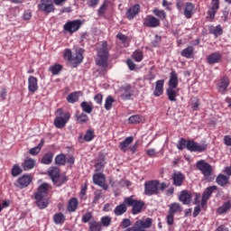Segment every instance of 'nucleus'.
<instances>
[{
	"instance_id": "nucleus-1",
	"label": "nucleus",
	"mask_w": 231,
	"mask_h": 231,
	"mask_svg": "<svg viewBox=\"0 0 231 231\" xmlns=\"http://www.w3.org/2000/svg\"><path fill=\"white\" fill-rule=\"evenodd\" d=\"M111 51V46L106 41H102L99 46L97 48L96 64L103 71H107L109 67V51Z\"/></svg>"
},
{
	"instance_id": "nucleus-2",
	"label": "nucleus",
	"mask_w": 231,
	"mask_h": 231,
	"mask_svg": "<svg viewBox=\"0 0 231 231\" xmlns=\"http://www.w3.org/2000/svg\"><path fill=\"white\" fill-rule=\"evenodd\" d=\"M50 190V184L44 182L37 188V191L33 194L35 204L40 210L48 208L50 205V198H48V192Z\"/></svg>"
},
{
	"instance_id": "nucleus-3",
	"label": "nucleus",
	"mask_w": 231,
	"mask_h": 231,
	"mask_svg": "<svg viewBox=\"0 0 231 231\" xmlns=\"http://www.w3.org/2000/svg\"><path fill=\"white\" fill-rule=\"evenodd\" d=\"M84 53H86V50L83 48H77L73 56V52L69 49H65L63 58L71 64L72 68H77L79 64H82V60H84Z\"/></svg>"
},
{
	"instance_id": "nucleus-4",
	"label": "nucleus",
	"mask_w": 231,
	"mask_h": 231,
	"mask_svg": "<svg viewBox=\"0 0 231 231\" xmlns=\"http://www.w3.org/2000/svg\"><path fill=\"white\" fill-rule=\"evenodd\" d=\"M165 189H167V183H160V180H152L144 182L145 196H158V194L163 192Z\"/></svg>"
},
{
	"instance_id": "nucleus-5",
	"label": "nucleus",
	"mask_w": 231,
	"mask_h": 231,
	"mask_svg": "<svg viewBox=\"0 0 231 231\" xmlns=\"http://www.w3.org/2000/svg\"><path fill=\"white\" fill-rule=\"evenodd\" d=\"M125 203H126L127 207H132L131 213L133 216L142 214V212L146 208L145 202L143 200L133 199V197L125 198Z\"/></svg>"
},
{
	"instance_id": "nucleus-6",
	"label": "nucleus",
	"mask_w": 231,
	"mask_h": 231,
	"mask_svg": "<svg viewBox=\"0 0 231 231\" xmlns=\"http://www.w3.org/2000/svg\"><path fill=\"white\" fill-rule=\"evenodd\" d=\"M183 212V207L178 202H173L170 204L168 215L166 217V223L169 226L174 225V216L176 214H181Z\"/></svg>"
},
{
	"instance_id": "nucleus-7",
	"label": "nucleus",
	"mask_w": 231,
	"mask_h": 231,
	"mask_svg": "<svg viewBox=\"0 0 231 231\" xmlns=\"http://www.w3.org/2000/svg\"><path fill=\"white\" fill-rule=\"evenodd\" d=\"M196 169L203 174L206 180H208L214 174V167L210 163L205 162V160H200L196 162Z\"/></svg>"
},
{
	"instance_id": "nucleus-8",
	"label": "nucleus",
	"mask_w": 231,
	"mask_h": 231,
	"mask_svg": "<svg viewBox=\"0 0 231 231\" xmlns=\"http://www.w3.org/2000/svg\"><path fill=\"white\" fill-rule=\"evenodd\" d=\"M81 26H82L81 20L68 21L63 25V30L68 33H75V32H79V30H80Z\"/></svg>"
},
{
	"instance_id": "nucleus-9",
	"label": "nucleus",
	"mask_w": 231,
	"mask_h": 231,
	"mask_svg": "<svg viewBox=\"0 0 231 231\" xmlns=\"http://www.w3.org/2000/svg\"><path fill=\"white\" fill-rule=\"evenodd\" d=\"M38 10L42 12L43 14H51L55 12V5H53L52 0H41L40 4L38 5Z\"/></svg>"
},
{
	"instance_id": "nucleus-10",
	"label": "nucleus",
	"mask_w": 231,
	"mask_h": 231,
	"mask_svg": "<svg viewBox=\"0 0 231 231\" xmlns=\"http://www.w3.org/2000/svg\"><path fill=\"white\" fill-rule=\"evenodd\" d=\"M207 143L199 144L194 140H188L187 150L190 152H203L208 149Z\"/></svg>"
},
{
	"instance_id": "nucleus-11",
	"label": "nucleus",
	"mask_w": 231,
	"mask_h": 231,
	"mask_svg": "<svg viewBox=\"0 0 231 231\" xmlns=\"http://www.w3.org/2000/svg\"><path fill=\"white\" fill-rule=\"evenodd\" d=\"M143 24L145 26V28H158L161 26L162 23L160 22V19L153 16L152 14H148L143 18Z\"/></svg>"
},
{
	"instance_id": "nucleus-12",
	"label": "nucleus",
	"mask_w": 231,
	"mask_h": 231,
	"mask_svg": "<svg viewBox=\"0 0 231 231\" xmlns=\"http://www.w3.org/2000/svg\"><path fill=\"white\" fill-rule=\"evenodd\" d=\"M93 182L95 185L101 187L104 190L109 189L107 184H106V175H104V173H95L93 175Z\"/></svg>"
},
{
	"instance_id": "nucleus-13",
	"label": "nucleus",
	"mask_w": 231,
	"mask_h": 231,
	"mask_svg": "<svg viewBox=\"0 0 231 231\" xmlns=\"http://www.w3.org/2000/svg\"><path fill=\"white\" fill-rule=\"evenodd\" d=\"M121 91H123L121 94L122 100H130L131 97L134 95V90L133 89L131 84H125L123 87H121Z\"/></svg>"
},
{
	"instance_id": "nucleus-14",
	"label": "nucleus",
	"mask_w": 231,
	"mask_h": 231,
	"mask_svg": "<svg viewBox=\"0 0 231 231\" xmlns=\"http://www.w3.org/2000/svg\"><path fill=\"white\" fill-rule=\"evenodd\" d=\"M71 118V115L69 113H65L64 116H58L54 120V125L57 127V129H62L66 127V124H68V120Z\"/></svg>"
},
{
	"instance_id": "nucleus-15",
	"label": "nucleus",
	"mask_w": 231,
	"mask_h": 231,
	"mask_svg": "<svg viewBox=\"0 0 231 231\" xmlns=\"http://www.w3.org/2000/svg\"><path fill=\"white\" fill-rule=\"evenodd\" d=\"M140 8H142L140 4H135L130 6L125 14L126 19H128V21H133V19H134V17L140 14Z\"/></svg>"
},
{
	"instance_id": "nucleus-16",
	"label": "nucleus",
	"mask_w": 231,
	"mask_h": 231,
	"mask_svg": "<svg viewBox=\"0 0 231 231\" xmlns=\"http://www.w3.org/2000/svg\"><path fill=\"white\" fill-rule=\"evenodd\" d=\"M28 91L32 95L39 91V79L34 76H29L28 78Z\"/></svg>"
},
{
	"instance_id": "nucleus-17",
	"label": "nucleus",
	"mask_w": 231,
	"mask_h": 231,
	"mask_svg": "<svg viewBox=\"0 0 231 231\" xmlns=\"http://www.w3.org/2000/svg\"><path fill=\"white\" fill-rule=\"evenodd\" d=\"M32 181H33L32 175L24 174L20 178H18L17 180L18 187L19 189H26V187H28L30 183H32Z\"/></svg>"
},
{
	"instance_id": "nucleus-18",
	"label": "nucleus",
	"mask_w": 231,
	"mask_h": 231,
	"mask_svg": "<svg viewBox=\"0 0 231 231\" xmlns=\"http://www.w3.org/2000/svg\"><path fill=\"white\" fill-rule=\"evenodd\" d=\"M179 201H180L182 205H190L192 201V193L187 189H183L179 196Z\"/></svg>"
},
{
	"instance_id": "nucleus-19",
	"label": "nucleus",
	"mask_w": 231,
	"mask_h": 231,
	"mask_svg": "<svg viewBox=\"0 0 231 231\" xmlns=\"http://www.w3.org/2000/svg\"><path fill=\"white\" fill-rule=\"evenodd\" d=\"M48 174L54 185H57V183H59V178H60V169L51 167L48 171Z\"/></svg>"
},
{
	"instance_id": "nucleus-20",
	"label": "nucleus",
	"mask_w": 231,
	"mask_h": 231,
	"mask_svg": "<svg viewBox=\"0 0 231 231\" xmlns=\"http://www.w3.org/2000/svg\"><path fill=\"white\" fill-rule=\"evenodd\" d=\"M172 180V185L175 187H181L183 185V182L185 181V175L181 173L180 171L175 172L171 176Z\"/></svg>"
},
{
	"instance_id": "nucleus-21",
	"label": "nucleus",
	"mask_w": 231,
	"mask_h": 231,
	"mask_svg": "<svg viewBox=\"0 0 231 231\" xmlns=\"http://www.w3.org/2000/svg\"><path fill=\"white\" fill-rule=\"evenodd\" d=\"M134 142V137H126L123 142L119 143V149L122 152H127L131 147V143Z\"/></svg>"
},
{
	"instance_id": "nucleus-22",
	"label": "nucleus",
	"mask_w": 231,
	"mask_h": 231,
	"mask_svg": "<svg viewBox=\"0 0 231 231\" xmlns=\"http://www.w3.org/2000/svg\"><path fill=\"white\" fill-rule=\"evenodd\" d=\"M195 8L196 6L194 5V4L190 2H187L184 5V10H183L184 17H186L187 19H192V15H194Z\"/></svg>"
},
{
	"instance_id": "nucleus-23",
	"label": "nucleus",
	"mask_w": 231,
	"mask_h": 231,
	"mask_svg": "<svg viewBox=\"0 0 231 231\" xmlns=\"http://www.w3.org/2000/svg\"><path fill=\"white\" fill-rule=\"evenodd\" d=\"M53 156H55V153H53V152H47L42 155L39 162L42 165H51L53 162Z\"/></svg>"
},
{
	"instance_id": "nucleus-24",
	"label": "nucleus",
	"mask_w": 231,
	"mask_h": 231,
	"mask_svg": "<svg viewBox=\"0 0 231 231\" xmlns=\"http://www.w3.org/2000/svg\"><path fill=\"white\" fill-rule=\"evenodd\" d=\"M163 86H165V80L163 79H159L155 82L153 97H162L163 95Z\"/></svg>"
},
{
	"instance_id": "nucleus-25",
	"label": "nucleus",
	"mask_w": 231,
	"mask_h": 231,
	"mask_svg": "<svg viewBox=\"0 0 231 231\" xmlns=\"http://www.w3.org/2000/svg\"><path fill=\"white\" fill-rule=\"evenodd\" d=\"M223 59V55L219 51L213 52L207 57L208 64H217Z\"/></svg>"
},
{
	"instance_id": "nucleus-26",
	"label": "nucleus",
	"mask_w": 231,
	"mask_h": 231,
	"mask_svg": "<svg viewBox=\"0 0 231 231\" xmlns=\"http://www.w3.org/2000/svg\"><path fill=\"white\" fill-rule=\"evenodd\" d=\"M179 80H178V73L175 70H172L170 73V79L168 81V88H178Z\"/></svg>"
},
{
	"instance_id": "nucleus-27",
	"label": "nucleus",
	"mask_w": 231,
	"mask_h": 231,
	"mask_svg": "<svg viewBox=\"0 0 231 231\" xmlns=\"http://www.w3.org/2000/svg\"><path fill=\"white\" fill-rule=\"evenodd\" d=\"M230 86L228 77H223L218 82V91L219 93H225L226 88Z\"/></svg>"
},
{
	"instance_id": "nucleus-28",
	"label": "nucleus",
	"mask_w": 231,
	"mask_h": 231,
	"mask_svg": "<svg viewBox=\"0 0 231 231\" xmlns=\"http://www.w3.org/2000/svg\"><path fill=\"white\" fill-rule=\"evenodd\" d=\"M23 171H32L35 167V160L30 157L25 158L22 163Z\"/></svg>"
},
{
	"instance_id": "nucleus-29",
	"label": "nucleus",
	"mask_w": 231,
	"mask_h": 231,
	"mask_svg": "<svg viewBox=\"0 0 231 231\" xmlns=\"http://www.w3.org/2000/svg\"><path fill=\"white\" fill-rule=\"evenodd\" d=\"M127 212V203L124 200V203L116 206L114 209L115 216H124Z\"/></svg>"
},
{
	"instance_id": "nucleus-30",
	"label": "nucleus",
	"mask_w": 231,
	"mask_h": 231,
	"mask_svg": "<svg viewBox=\"0 0 231 231\" xmlns=\"http://www.w3.org/2000/svg\"><path fill=\"white\" fill-rule=\"evenodd\" d=\"M78 208H79V199H77V198H71L69 200V205L67 208L68 212H77Z\"/></svg>"
},
{
	"instance_id": "nucleus-31",
	"label": "nucleus",
	"mask_w": 231,
	"mask_h": 231,
	"mask_svg": "<svg viewBox=\"0 0 231 231\" xmlns=\"http://www.w3.org/2000/svg\"><path fill=\"white\" fill-rule=\"evenodd\" d=\"M229 180L230 177H226V175L223 174H218L216 179V183H217L219 187H226V185H228Z\"/></svg>"
},
{
	"instance_id": "nucleus-32",
	"label": "nucleus",
	"mask_w": 231,
	"mask_h": 231,
	"mask_svg": "<svg viewBox=\"0 0 231 231\" xmlns=\"http://www.w3.org/2000/svg\"><path fill=\"white\" fill-rule=\"evenodd\" d=\"M181 57H185V59H192L194 57V47L188 46L180 51Z\"/></svg>"
},
{
	"instance_id": "nucleus-33",
	"label": "nucleus",
	"mask_w": 231,
	"mask_h": 231,
	"mask_svg": "<svg viewBox=\"0 0 231 231\" xmlns=\"http://www.w3.org/2000/svg\"><path fill=\"white\" fill-rule=\"evenodd\" d=\"M166 95L170 102H176V97H178V90H176V88H168L166 89Z\"/></svg>"
},
{
	"instance_id": "nucleus-34",
	"label": "nucleus",
	"mask_w": 231,
	"mask_h": 231,
	"mask_svg": "<svg viewBox=\"0 0 231 231\" xmlns=\"http://www.w3.org/2000/svg\"><path fill=\"white\" fill-rule=\"evenodd\" d=\"M231 208V201L227 200L223 203V205L219 208H217V212L219 214V216H222V214H226L228 210Z\"/></svg>"
},
{
	"instance_id": "nucleus-35",
	"label": "nucleus",
	"mask_w": 231,
	"mask_h": 231,
	"mask_svg": "<svg viewBox=\"0 0 231 231\" xmlns=\"http://www.w3.org/2000/svg\"><path fill=\"white\" fill-rule=\"evenodd\" d=\"M44 139H42L37 146L29 150V154H31L32 156H37L39 152H41L42 147H44Z\"/></svg>"
},
{
	"instance_id": "nucleus-36",
	"label": "nucleus",
	"mask_w": 231,
	"mask_h": 231,
	"mask_svg": "<svg viewBox=\"0 0 231 231\" xmlns=\"http://www.w3.org/2000/svg\"><path fill=\"white\" fill-rule=\"evenodd\" d=\"M93 103L88 102V101H83L80 104V107L83 111V113H87L88 115H91L93 113Z\"/></svg>"
},
{
	"instance_id": "nucleus-37",
	"label": "nucleus",
	"mask_w": 231,
	"mask_h": 231,
	"mask_svg": "<svg viewBox=\"0 0 231 231\" xmlns=\"http://www.w3.org/2000/svg\"><path fill=\"white\" fill-rule=\"evenodd\" d=\"M66 221V216L64 215V213H56L53 216V222L55 225H64Z\"/></svg>"
},
{
	"instance_id": "nucleus-38",
	"label": "nucleus",
	"mask_w": 231,
	"mask_h": 231,
	"mask_svg": "<svg viewBox=\"0 0 231 231\" xmlns=\"http://www.w3.org/2000/svg\"><path fill=\"white\" fill-rule=\"evenodd\" d=\"M215 190H217V186H209V187L206 188V189L204 190V192L202 194V198H204L206 199H210V198L212 197V194L214 193Z\"/></svg>"
},
{
	"instance_id": "nucleus-39",
	"label": "nucleus",
	"mask_w": 231,
	"mask_h": 231,
	"mask_svg": "<svg viewBox=\"0 0 231 231\" xmlns=\"http://www.w3.org/2000/svg\"><path fill=\"white\" fill-rule=\"evenodd\" d=\"M89 231H102V224L97 220H91L88 223Z\"/></svg>"
},
{
	"instance_id": "nucleus-40",
	"label": "nucleus",
	"mask_w": 231,
	"mask_h": 231,
	"mask_svg": "<svg viewBox=\"0 0 231 231\" xmlns=\"http://www.w3.org/2000/svg\"><path fill=\"white\" fill-rule=\"evenodd\" d=\"M152 14L158 17L159 21H165L167 19V13L163 9L154 8Z\"/></svg>"
},
{
	"instance_id": "nucleus-41",
	"label": "nucleus",
	"mask_w": 231,
	"mask_h": 231,
	"mask_svg": "<svg viewBox=\"0 0 231 231\" xmlns=\"http://www.w3.org/2000/svg\"><path fill=\"white\" fill-rule=\"evenodd\" d=\"M78 124H88L89 122V116L84 112L79 115V112L75 115Z\"/></svg>"
},
{
	"instance_id": "nucleus-42",
	"label": "nucleus",
	"mask_w": 231,
	"mask_h": 231,
	"mask_svg": "<svg viewBox=\"0 0 231 231\" xmlns=\"http://www.w3.org/2000/svg\"><path fill=\"white\" fill-rule=\"evenodd\" d=\"M209 33L215 35V37H219V35H223V28L221 25L217 26H210L209 27Z\"/></svg>"
},
{
	"instance_id": "nucleus-43",
	"label": "nucleus",
	"mask_w": 231,
	"mask_h": 231,
	"mask_svg": "<svg viewBox=\"0 0 231 231\" xmlns=\"http://www.w3.org/2000/svg\"><path fill=\"white\" fill-rule=\"evenodd\" d=\"M82 92H72L67 97V102L69 104H75V102H79V97Z\"/></svg>"
},
{
	"instance_id": "nucleus-44",
	"label": "nucleus",
	"mask_w": 231,
	"mask_h": 231,
	"mask_svg": "<svg viewBox=\"0 0 231 231\" xmlns=\"http://www.w3.org/2000/svg\"><path fill=\"white\" fill-rule=\"evenodd\" d=\"M21 174H23V169L19 164H14L11 170V176L17 178V176H21Z\"/></svg>"
},
{
	"instance_id": "nucleus-45",
	"label": "nucleus",
	"mask_w": 231,
	"mask_h": 231,
	"mask_svg": "<svg viewBox=\"0 0 231 231\" xmlns=\"http://www.w3.org/2000/svg\"><path fill=\"white\" fill-rule=\"evenodd\" d=\"M54 162L56 165H66V154H58L54 159Z\"/></svg>"
},
{
	"instance_id": "nucleus-46",
	"label": "nucleus",
	"mask_w": 231,
	"mask_h": 231,
	"mask_svg": "<svg viewBox=\"0 0 231 231\" xmlns=\"http://www.w3.org/2000/svg\"><path fill=\"white\" fill-rule=\"evenodd\" d=\"M107 6H109V1L105 0L104 3L101 5V6L97 10V14L99 17H102L104 14L107 11Z\"/></svg>"
},
{
	"instance_id": "nucleus-47",
	"label": "nucleus",
	"mask_w": 231,
	"mask_h": 231,
	"mask_svg": "<svg viewBox=\"0 0 231 231\" xmlns=\"http://www.w3.org/2000/svg\"><path fill=\"white\" fill-rule=\"evenodd\" d=\"M113 104H115V98H113L111 96H108L105 101V109L106 111H111Z\"/></svg>"
},
{
	"instance_id": "nucleus-48",
	"label": "nucleus",
	"mask_w": 231,
	"mask_h": 231,
	"mask_svg": "<svg viewBox=\"0 0 231 231\" xmlns=\"http://www.w3.org/2000/svg\"><path fill=\"white\" fill-rule=\"evenodd\" d=\"M49 71H51L52 75H59V73L62 71V65L54 64L53 66L49 68Z\"/></svg>"
},
{
	"instance_id": "nucleus-49",
	"label": "nucleus",
	"mask_w": 231,
	"mask_h": 231,
	"mask_svg": "<svg viewBox=\"0 0 231 231\" xmlns=\"http://www.w3.org/2000/svg\"><path fill=\"white\" fill-rule=\"evenodd\" d=\"M143 120V117L140 115L131 116L128 118V124H140Z\"/></svg>"
},
{
	"instance_id": "nucleus-50",
	"label": "nucleus",
	"mask_w": 231,
	"mask_h": 231,
	"mask_svg": "<svg viewBox=\"0 0 231 231\" xmlns=\"http://www.w3.org/2000/svg\"><path fill=\"white\" fill-rule=\"evenodd\" d=\"M187 143H189V140H186L183 137L180 138L177 143V149H179V151H183V149H187Z\"/></svg>"
},
{
	"instance_id": "nucleus-51",
	"label": "nucleus",
	"mask_w": 231,
	"mask_h": 231,
	"mask_svg": "<svg viewBox=\"0 0 231 231\" xmlns=\"http://www.w3.org/2000/svg\"><path fill=\"white\" fill-rule=\"evenodd\" d=\"M191 109L192 111H198V109H199V98H198V97H191Z\"/></svg>"
},
{
	"instance_id": "nucleus-52",
	"label": "nucleus",
	"mask_w": 231,
	"mask_h": 231,
	"mask_svg": "<svg viewBox=\"0 0 231 231\" xmlns=\"http://www.w3.org/2000/svg\"><path fill=\"white\" fill-rule=\"evenodd\" d=\"M132 57L134 60H135V62H142V60H143V52L140 51H135L133 53Z\"/></svg>"
},
{
	"instance_id": "nucleus-53",
	"label": "nucleus",
	"mask_w": 231,
	"mask_h": 231,
	"mask_svg": "<svg viewBox=\"0 0 231 231\" xmlns=\"http://www.w3.org/2000/svg\"><path fill=\"white\" fill-rule=\"evenodd\" d=\"M95 138V132L93 130H88L84 135L85 142H92Z\"/></svg>"
},
{
	"instance_id": "nucleus-54",
	"label": "nucleus",
	"mask_w": 231,
	"mask_h": 231,
	"mask_svg": "<svg viewBox=\"0 0 231 231\" xmlns=\"http://www.w3.org/2000/svg\"><path fill=\"white\" fill-rule=\"evenodd\" d=\"M91 219H93V213L88 211L86 214L82 216L81 221L83 223H91Z\"/></svg>"
},
{
	"instance_id": "nucleus-55",
	"label": "nucleus",
	"mask_w": 231,
	"mask_h": 231,
	"mask_svg": "<svg viewBox=\"0 0 231 231\" xmlns=\"http://www.w3.org/2000/svg\"><path fill=\"white\" fill-rule=\"evenodd\" d=\"M102 198V190L97 189L94 192V199L92 203H94V205H97L98 203V200H100Z\"/></svg>"
},
{
	"instance_id": "nucleus-56",
	"label": "nucleus",
	"mask_w": 231,
	"mask_h": 231,
	"mask_svg": "<svg viewBox=\"0 0 231 231\" xmlns=\"http://www.w3.org/2000/svg\"><path fill=\"white\" fill-rule=\"evenodd\" d=\"M112 218L109 216L101 217V225L103 226H109L111 225Z\"/></svg>"
},
{
	"instance_id": "nucleus-57",
	"label": "nucleus",
	"mask_w": 231,
	"mask_h": 231,
	"mask_svg": "<svg viewBox=\"0 0 231 231\" xmlns=\"http://www.w3.org/2000/svg\"><path fill=\"white\" fill-rule=\"evenodd\" d=\"M216 14H217V10L209 7V9L208 10V19H216Z\"/></svg>"
},
{
	"instance_id": "nucleus-58",
	"label": "nucleus",
	"mask_w": 231,
	"mask_h": 231,
	"mask_svg": "<svg viewBox=\"0 0 231 231\" xmlns=\"http://www.w3.org/2000/svg\"><path fill=\"white\" fill-rule=\"evenodd\" d=\"M161 42H162V36H159L158 34H156L155 39L152 42V46H153L154 48H158Z\"/></svg>"
},
{
	"instance_id": "nucleus-59",
	"label": "nucleus",
	"mask_w": 231,
	"mask_h": 231,
	"mask_svg": "<svg viewBox=\"0 0 231 231\" xmlns=\"http://www.w3.org/2000/svg\"><path fill=\"white\" fill-rule=\"evenodd\" d=\"M103 100H104V96L102 94H97L96 96H94V101L96 102V104L102 106Z\"/></svg>"
},
{
	"instance_id": "nucleus-60",
	"label": "nucleus",
	"mask_w": 231,
	"mask_h": 231,
	"mask_svg": "<svg viewBox=\"0 0 231 231\" xmlns=\"http://www.w3.org/2000/svg\"><path fill=\"white\" fill-rule=\"evenodd\" d=\"M116 39L121 41V42L125 43V42H127L129 38L126 35H125L124 33L118 32L117 35H116Z\"/></svg>"
},
{
	"instance_id": "nucleus-61",
	"label": "nucleus",
	"mask_w": 231,
	"mask_h": 231,
	"mask_svg": "<svg viewBox=\"0 0 231 231\" xmlns=\"http://www.w3.org/2000/svg\"><path fill=\"white\" fill-rule=\"evenodd\" d=\"M126 64H127L130 71H134L136 69V64H134V62H133V60H127Z\"/></svg>"
},
{
	"instance_id": "nucleus-62",
	"label": "nucleus",
	"mask_w": 231,
	"mask_h": 231,
	"mask_svg": "<svg viewBox=\"0 0 231 231\" xmlns=\"http://www.w3.org/2000/svg\"><path fill=\"white\" fill-rule=\"evenodd\" d=\"M23 21H30L32 19V10H27L23 13Z\"/></svg>"
},
{
	"instance_id": "nucleus-63",
	"label": "nucleus",
	"mask_w": 231,
	"mask_h": 231,
	"mask_svg": "<svg viewBox=\"0 0 231 231\" xmlns=\"http://www.w3.org/2000/svg\"><path fill=\"white\" fill-rule=\"evenodd\" d=\"M214 10H219V0H211V6Z\"/></svg>"
},
{
	"instance_id": "nucleus-64",
	"label": "nucleus",
	"mask_w": 231,
	"mask_h": 231,
	"mask_svg": "<svg viewBox=\"0 0 231 231\" xmlns=\"http://www.w3.org/2000/svg\"><path fill=\"white\" fill-rule=\"evenodd\" d=\"M224 143L227 147H231V135H225L224 136Z\"/></svg>"
}]
</instances>
